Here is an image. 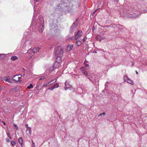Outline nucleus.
I'll list each match as a JSON object with an SVG mask.
<instances>
[{
    "instance_id": "obj_13",
    "label": "nucleus",
    "mask_w": 147,
    "mask_h": 147,
    "mask_svg": "<svg viewBox=\"0 0 147 147\" xmlns=\"http://www.w3.org/2000/svg\"><path fill=\"white\" fill-rule=\"evenodd\" d=\"M40 49V48L38 47H36L34 48L32 50V53H34L38 51Z\"/></svg>"
},
{
    "instance_id": "obj_34",
    "label": "nucleus",
    "mask_w": 147,
    "mask_h": 147,
    "mask_svg": "<svg viewBox=\"0 0 147 147\" xmlns=\"http://www.w3.org/2000/svg\"><path fill=\"white\" fill-rule=\"evenodd\" d=\"M54 89V88H53L52 86H51L50 88H48V90H53Z\"/></svg>"
},
{
    "instance_id": "obj_42",
    "label": "nucleus",
    "mask_w": 147,
    "mask_h": 147,
    "mask_svg": "<svg viewBox=\"0 0 147 147\" xmlns=\"http://www.w3.org/2000/svg\"><path fill=\"white\" fill-rule=\"evenodd\" d=\"M34 3L35 4L36 2H38V1L37 0H34Z\"/></svg>"
},
{
    "instance_id": "obj_29",
    "label": "nucleus",
    "mask_w": 147,
    "mask_h": 147,
    "mask_svg": "<svg viewBox=\"0 0 147 147\" xmlns=\"http://www.w3.org/2000/svg\"><path fill=\"white\" fill-rule=\"evenodd\" d=\"M11 144L13 146H14L15 145V141L14 140H13L11 141Z\"/></svg>"
},
{
    "instance_id": "obj_16",
    "label": "nucleus",
    "mask_w": 147,
    "mask_h": 147,
    "mask_svg": "<svg viewBox=\"0 0 147 147\" xmlns=\"http://www.w3.org/2000/svg\"><path fill=\"white\" fill-rule=\"evenodd\" d=\"M54 68L55 67H53V66H51L49 67L47 70V71L49 72H51L53 70Z\"/></svg>"
},
{
    "instance_id": "obj_10",
    "label": "nucleus",
    "mask_w": 147,
    "mask_h": 147,
    "mask_svg": "<svg viewBox=\"0 0 147 147\" xmlns=\"http://www.w3.org/2000/svg\"><path fill=\"white\" fill-rule=\"evenodd\" d=\"M82 32L81 30H79L76 33L75 38V39L77 40L78 38L82 36Z\"/></svg>"
},
{
    "instance_id": "obj_20",
    "label": "nucleus",
    "mask_w": 147,
    "mask_h": 147,
    "mask_svg": "<svg viewBox=\"0 0 147 147\" xmlns=\"http://www.w3.org/2000/svg\"><path fill=\"white\" fill-rule=\"evenodd\" d=\"M18 141L19 143L20 144V145H22V141H23V139H22V137H20L18 139Z\"/></svg>"
},
{
    "instance_id": "obj_52",
    "label": "nucleus",
    "mask_w": 147,
    "mask_h": 147,
    "mask_svg": "<svg viewBox=\"0 0 147 147\" xmlns=\"http://www.w3.org/2000/svg\"><path fill=\"white\" fill-rule=\"evenodd\" d=\"M32 57V56H31V57H30L29 58H31V57Z\"/></svg>"
},
{
    "instance_id": "obj_8",
    "label": "nucleus",
    "mask_w": 147,
    "mask_h": 147,
    "mask_svg": "<svg viewBox=\"0 0 147 147\" xmlns=\"http://www.w3.org/2000/svg\"><path fill=\"white\" fill-rule=\"evenodd\" d=\"M3 79L5 82H8L10 83H12L13 82L12 77L11 78L9 77H5L3 78Z\"/></svg>"
},
{
    "instance_id": "obj_32",
    "label": "nucleus",
    "mask_w": 147,
    "mask_h": 147,
    "mask_svg": "<svg viewBox=\"0 0 147 147\" xmlns=\"http://www.w3.org/2000/svg\"><path fill=\"white\" fill-rule=\"evenodd\" d=\"M45 78V77L44 76H42L40 78H39V80H42L43 79Z\"/></svg>"
},
{
    "instance_id": "obj_12",
    "label": "nucleus",
    "mask_w": 147,
    "mask_h": 147,
    "mask_svg": "<svg viewBox=\"0 0 147 147\" xmlns=\"http://www.w3.org/2000/svg\"><path fill=\"white\" fill-rule=\"evenodd\" d=\"M57 57L56 58V61H58L61 63L62 59H61V57L62 56H60V55H55Z\"/></svg>"
},
{
    "instance_id": "obj_27",
    "label": "nucleus",
    "mask_w": 147,
    "mask_h": 147,
    "mask_svg": "<svg viewBox=\"0 0 147 147\" xmlns=\"http://www.w3.org/2000/svg\"><path fill=\"white\" fill-rule=\"evenodd\" d=\"M27 53H28L31 54L32 53H32V49H30L28 51Z\"/></svg>"
},
{
    "instance_id": "obj_2",
    "label": "nucleus",
    "mask_w": 147,
    "mask_h": 147,
    "mask_svg": "<svg viewBox=\"0 0 147 147\" xmlns=\"http://www.w3.org/2000/svg\"><path fill=\"white\" fill-rule=\"evenodd\" d=\"M44 21L43 18L41 16H39L38 20L37 26H38V30L39 32H42L44 30L43 24Z\"/></svg>"
},
{
    "instance_id": "obj_33",
    "label": "nucleus",
    "mask_w": 147,
    "mask_h": 147,
    "mask_svg": "<svg viewBox=\"0 0 147 147\" xmlns=\"http://www.w3.org/2000/svg\"><path fill=\"white\" fill-rule=\"evenodd\" d=\"M7 135V137L9 138V139H11V138L10 136L9 135V132L6 133Z\"/></svg>"
},
{
    "instance_id": "obj_24",
    "label": "nucleus",
    "mask_w": 147,
    "mask_h": 147,
    "mask_svg": "<svg viewBox=\"0 0 147 147\" xmlns=\"http://www.w3.org/2000/svg\"><path fill=\"white\" fill-rule=\"evenodd\" d=\"M126 82L131 85H133L134 84L133 81L129 78L128 79V80Z\"/></svg>"
},
{
    "instance_id": "obj_18",
    "label": "nucleus",
    "mask_w": 147,
    "mask_h": 147,
    "mask_svg": "<svg viewBox=\"0 0 147 147\" xmlns=\"http://www.w3.org/2000/svg\"><path fill=\"white\" fill-rule=\"evenodd\" d=\"M18 59V57L15 56H13L11 57V59L12 61H15L17 60Z\"/></svg>"
},
{
    "instance_id": "obj_39",
    "label": "nucleus",
    "mask_w": 147,
    "mask_h": 147,
    "mask_svg": "<svg viewBox=\"0 0 147 147\" xmlns=\"http://www.w3.org/2000/svg\"><path fill=\"white\" fill-rule=\"evenodd\" d=\"M6 142H10V140H9V139L8 138L6 139Z\"/></svg>"
},
{
    "instance_id": "obj_19",
    "label": "nucleus",
    "mask_w": 147,
    "mask_h": 147,
    "mask_svg": "<svg viewBox=\"0 0 147 147\" xmlns=\"http://www.w3.org/2000/svg\"><path fill=\"white\" fill-rule=\"evenodd\" d=\"M53 82V81L52 80V81L49 82H48L47 84L44 85L43 86H44V87H46L47 86L53 84V83L52 82Z\"/></svg>"
},
{
    "instance_id": "obj_45",
    "label": "nucleus",
    "mask_w": 147,
    "mask_h": 147,
    "mask_svg": "<svg viewBox=\"0 0 147 147\" xmlns=\"http://www.w3.org/2000/svg\"><path fill=\"white\" fill-rule=\"evenodd\" d=\"M25 126H26V127H27V128H28V124H25Z\"/></svg>"
},
{
    "instance_id": "obj_6",
    "label": "nucleus",
    "mask_w": 147,
    "mask_h": 147,
    "mask_svg": "<svg viewBox=\"0 0 147 147\" xmlns=\"http://www.w3.org/2000/svg\"><path fill=\"white\" fill-rule=\"evenodd\" d=\"M22 75L21 74L13 76L12 77L13 81H15L16 82L20 81Z\"/></svg>"
},
{
    "instance_id": "obj_44",
    "label": "nucleus",
    "mask_w": 147,
    "mask_h": 147,
    "mask_svg": "<svg viewBox=\"0 0 147 147\" xmlns=\"http://www.w3.org/2000/svg\"><path fill=\"white\" fill-rule=\"evenodd\" d=\"M2 122L3 123V124L4 125H5V122H4L3 121H2Z\"/></svg>"
},
{
    "instance_id": "obj_5",
    "label": "nucleus",
    "mask_w": 147,
    "mask_h": 147,
    "mask_svg": "<svg viewBox=\"0 0 147 147\" xmlns=\"http://www.w3.org/2000/svg\"><path fill=\"white\" fill-rule=\"evenodd\" d=\"M71 0H63L61 1L59 5L62 8L69 7L71 3Z\"/></svg>"
},
{
    "instance_id": "obj_48",
    "label": "nucleus",
    "mask_w": 147,
    "mask_h": 147,
    "mask_svg": "<svg viewBox=\"0 0 147 147\" xmlns=\"http://www.w3.org/2000/svg\"><path fill=\"white\" fill-rule=\"evenodd\" d=\"M119 0H114L115 1L117 2Z\"/></svg>"
},
{
    "instance_id": "obj_43",
    "label": "nucleus",
    "mask_w": 147,
    "mask_h": 147,
    "mask_svg": "<svg viewBox=\"0 0 147 147\" xmlns=\"http://www.w3.org/2000/svg\"><path fill=\"white\" fill-rule=\"evenodd\" d=\"M134 63L133 62H132L131 66H133V65H134Z\"/></svg>"
},
{
    "instance_id": "obj_23",
    "label": "nucleus",
    "mask_w": 147,
    "mask_h": 147,
    "mask_svg": "<svg viewBox=\"0 0 147 147\" xmlns=\"http://www.w3.org/2000/svg\"><path fill=\"white\" fill-rule=\"evenodd\" d=\"M87 69L85 67H82L80 68V70L82 71H82H83L84 72L87 71L86 70Z\"/></svg>"
},
{
    "instance_id": "obj_31",
    "label": "nucleus",
    "mask_w": 147,
    "mask_h": 147,
    "mask_svg": "<svg viewBox=\"0 0 147 147\" xmlns=\"http://www.w3.org/2000/svg\"><path fill=\"white\" fill-rule=\"evenodd\" d=\"M55 144H53L52 145L53 146H55L56 147H57V146H58V144H57V141L56 140H55Z\"/></svg>"
},
{
    "instance_id": "obj_38",
    "label": "nucleus",
    "mask_w": 147,
    "mask_h": 147,
    "mask_svg": "<svg viewBox=\"0 0 147 147\" xmlns=\"http://www.w3.org/2000/svg\"><path fill=\"white\" fill-rule=\"evenodd\" d=\"M32 147H35V145L34 143L33 142L32 140Z\"/></svg>"
},
{
    "instance_id": "obj_40",
    "label": "nucleus",
    "mask_w": 147,
    "mask_h": 147,
    "mask_svg": "<svg viewBox=\"0 0 147 147\" xmlns=\"http://www.w3.org/2000/svg\"><path fill=\"white\" fill-rule=\"evenodd\" d=\"M85 67H86H86H88L89 66V65L88 64H85Z\"/></svg>"
},
{
    "instance_id": "obj_22",
    "label": "nucleus",
    "mask_w": 147,
    "mask_h": 147,
    "mask_svg": "<svg viewBox=\"0 0 147 147\" xmlns=\"http://www.w3.org/2000/svg\"><path fill=\"white\" fill-rule=\"evenodd\" d=\"M26 131H28V133L30 134V135L31 134L32 131L31 130V127H28V128H27L26 129Z\"/></svg>"
},
{
    "instance_id": "obj_49",
    "label": "nucleus",
    "mask_w": 147,
    "mask_h": 147,
    "mask_svg": "<svg viewBox=\"0 0 147 147\" xmlns=\"http://www.w3.org/2000/svg\"><path fill=\"white\" fill-rule=\"evenodd\" d=\"M96 11V10L94 11H93V13H94L95 12V11Z\"/></svg>"
},
{
    "instance_id": "obj_11",
    "label": "nucleus",
    "mask_w": 147,
    "mask_h": 147,
    "mask_svg": "<svg viewBox=\"0 0 147 147\" xmlns=\"http://www.w3.org/2000/svg\"><path fill=\"white\" fill-rule=\"evenodd\" d=\"M73 47V45L72 44H70L67 45L66 49V51H69L71 50Z\"/></svg>"
},
{
    "instance_id": "obj_17",
    "label": "nucleus",
    "mask_w": 147,
    "mask_h": 147,
    "mask_svg": "<svg viewBox=\"0 0 147 147\" xmlns=\"http://www.w3.org/2000/svg\"><path fill=\"white\" fill-rule=\"evenodd\" d=\"M96 38L98 41H100L103 38V37H102L100 35H98L96 37Z\"/></svg>"
},
{
    "instance_id": "obj_30",
    "label": "nucleus",
    "mask_w": 147,
    "mask_h": 147,
    "mask_svg": "<svg viewBox=\"0 0 147 147\" xmlns=\"http://www.w3.org/2000/svg\"><path fill=\"white\" fill-rule=\"evenodd\" d=\"M123 78L124 80L125 81H126L128 80V79L129 78H128V77L127 76H125L123 77Z\"/></svg>"
},
{
    "instance_id": "obj_14",
    "label": "nucleus",
    "mask_w": 147,
    "mask_h": 147,
    "mask_svg": "<svg viewBox=\"0 0 147 147\" xmlns=\"http://www.w3.org/2000/svg\"><path fill=\"white\" fill-rule=\"evenodd\" d=\"M82 43L81 40H79L77 39L76 41L75 44L77 46H80L81 45Z\"/></svg>"
},
{
    "instance_id": "obj_46",
    "label": "nucleus",
    "mask_w": 147,
    "mask_h": 147,
    "mask_svg": "<svg viewBox=\"0 0 147 147\" xmlns=\"http://www.w3.org/2000/svg\"><path fill=\"white\" fill-rule=\"evenodd\" d=\"M25 44H28L29 43V42L26 41L25 43Z\"/></svg>"
},
{
    "instance_id": "obj_47",
    "label": "nucleus",
    "mask_w": 147,
    "mask_h": 147,
    "mask_svg": "<svg viewBox=\"0 0 147 147\" xmlns=\"http://www.w3.org/2000/svg\"><path fill=\"white\" fill-rule=\"evenodd\" d=\"M2 89L1 87V86L0 85V91L2 90Z\"/></svg>"
},
{
    "instance_id": "obj_51",
    "label": "nucleus",
    "mask_w": 147,
    "mask_h": 147,
    "mask_svg": "<svg viewBox=\"0 0 147 147\" xmlns=\"http://www.w3.org/2000/svg\"><path fill=\"white\" fill-rule=\"evenodd\" d=\"M94 53H97V52H96V51H95V52H94Z\"/></svg>"
},
{
    "instance_id": "obj_15",
    "label": "nucleus",
    "mask_w": 147,
    "mask_h": 147,
    "mask_svg": "<svg viewBox=\"0 0 147 147\" xmlns=\"http://www.w3.org/2000/svg\"><path fill=\"white\" fill-rule=\"evenodd\" d=\"M65 90H66L68 88L70 87V85H69L68 82L66 81L65 82Z\"/></svg>"
},
{
    "instance_id": "obj_1",
    "label": "nucleus",
    "mask_w": 147,
    "mask_h": 147,
    "mask_svg": "<svg viewBox=\"0 0 147 147\" xmlns=\"http://www.w3.org/2000/svg\"><path fill=\"white\" fill-rule=\"evenodd\" d=\"M146 6V8H147V4ZM146 12H147V9L146 11H140L136 7L134 8V9L132 8H131L129 7H128V9H125L121 11L120 12V14L121 17L135 18L138 17L140 12L144 13Z\"/></svg>"
},
{
    "instance_id": "obj_4",
    "label": "nucleus",
    "mask_w": 147,
    "mask_h": 147,
    "mask_svg": "<svg viewBox=\"0 0 147 147\" xmlns=\"http://www.w3.org/2000/svg\"><path fill=\"white\" fill-rule=\"evenodd\" d=\"M55 51V55H60V56H63V47L60 46L56 47Z\"/></svg>"
},
{
    "instance_id": "obj_26",
    "label": "nucleus",
    "mask_w": 147,
    "mask_h": 147,
    "mask_svg": "<svg viewBox=\"0 0 147 147\" xmlns=\"http://www.w3.org/2000/svg\"><path fill=\"white\" fill-rule=\"evenodd\" d=\"M52 86L53 88H57L58 87H59V85L58 83H56L54 85Z\"/></svg>"
},
{
    "instance_id": "obj_36",
    "label": "nucleus",
    "mask_w": 147,
    "mask_h": 147,
    "mask_svg": "<svg viewBox=\"0 0 147 147\" xmlns=\"http://www.w3.org/2000/svg\"><path fill=\"white\" fill-rule=\"evenodd\" d=\"M105 87H107L108 86V83L107 82L105 83Z\"/></svg>"
},
{
    "instance_id": "obj_41",
    "label": "nucleus",
    "mask_w": 147,
    "mask_h": 147,
    "mask_svg": "<svg viewBox=\"0 0 147 147\" xmlns=\"http://www.w3.org/2000/svg\"><path fill=\"white\" fill-rule=\"evenodd\" d=\"M85 40H86V39H85V38H84L82 39V41H83V42H84L85 41Z\"/></svg>"
},
{
    "instance_id": "obj_50",
    "label": "nucleus",
    "mask_w": 147,
    "mask_h": 147,
    "mask_svg": "<svg viewBox=\"0 0 147 147\" xmlns=\"http://www.w3.org/2000/svg\"><path fill=\"white\" fill-rule=\"evenodd\" d=\"M136 74H138V72L137 71H136Z\"/></svg>"
},
{
    "instance_id": "obj_28",
    "label": "nucleus",
    "mask_w": 147,
    "mask_h": 147,
    "mask_svg": "<svg viewBox=\"0 0 147 147\" xmlns=\"http://www.w3.org/2000/svg\"><path fill=\"white\" fill-rule=\"evenodd\" d=\"M33 85L32 84H30L29 86L27 87V88L28 89H30L31 88H33Z\"/></svg>"
},
{
    "instance_id": "obj_53",
    "label": "nucleus",
    "mask_w": 147,
    "mask_h": 147,
    "mask_svg": "<svg viewBox=\"0 0 147 147\" xmlns=\"http://www.w3.org/2000/svg\"><path fill=\"white\" fill-rule=\"evenodd\" d=\"M31 25H30V27H31Z\"/></svg>"
},
{
    "instance_id": "obj_35",
    "label": "nucleus",
    "mask_w": 147,
    "mask_h": 147,
    "mask_svg": "<svg viewBox=\"0 0 147 147\" xmlns=\"http://www.w3.org/2000/svg\"><path fill=\"white\" fill-rule=\"evenodd\" d=\"M14 126L16 128V130H18V128L17 125L14 124Z\"/></svg>"
},
{
    "instance_id": "obj_25",
    "label": "nucleus",
    "mask_w": 147,
    "mask_h": 147,
    "mask_svg": "<svg viewBox=\"0 0 147 147\" xmlns=\"http://www.w3.org/2000/svg\"><path fill=\"white\" fill-rule=\"evenodd\" d=\"M5 56V54H0V60H1V59H3L4 57Z\"/></svg>"
},
{
    "instance_id": "obj_37",
    "label": "nucleus",
    "mask_w": 147,
    "mask_h": 147,
    "mask_svg": "<svg viewBox=\"0 0 147 147\" xmlns=\"http://www.w3.org/2000/svg\"><path fill=\"white\" fill-rule=\"evenodd\" d=\"M105 113L103 112L102 113H101L98 115V117H100L102 115H105Z\"/></svg>"
},
{
    "instance_id": "obj_3",
    "label": "nucleus",
    "mask_w": 147,
    "mask_h": 147,
    "mask_svg": "<svg viewBox=\"0 0 147 147\" xmlns=\"http://www.w3.org/2000/svg\"><path fill=\"white\" fill-rule=\"evenodd\" d=\"M90 80L93 84L97 85L98 84V80L96 75L94 73L90 74L88 78Z\"/></svg>"
},
{
    "instance_id": "obj_21",
    "label": "nucleus",
    "mask_w": 147,
    "mask_h": 147,
    "mask_svg": "<svg viewBox=\"0 0 147 147\" xmlns=\"http://www.w3.org/2000/svg\"><path fill=\"white\" fill-rule=\"evenodd\" d=\"M82 74H84L88 78V76H89L90 74H89L87 72V71L86 72H84L83 71H82Z\"/></svg>"
},
{
    "instance_id": "obj_7",
    "label": "nucleus",
    "mask_w": 147,
    "mask_h": 147,
    "mask_svg": "<svg viewBox=\"0 0 147 147\" xmlns=\"http://www.w3.org/2000/svg\"><path fill=\"white\" fill-rule=\"evenodd\" d=\"M78 26V24L76 22L73 23L70 27V32H73L77 29V27Z\"/></svg>"
},
{
    "instance_id": "obj_9",
    "label": "nucleus",
    "mask_w": 147,
    "mask_h": 147,
    "mask_svg": "<svg viewBox=\"0 0 147 147\" xmlns=\"http://www.w3.org/2000/svg\"><path fill=\"white\" fill-rule=\"evenodd\" d=\"M53 66L55 68H59L61 67V63L58 61H55Z\"/></svg>"
}]
</instances>
